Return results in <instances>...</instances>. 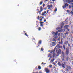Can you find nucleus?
I'll return each mask as SVG.
<instances>
[{"label": "nucleus", "mask_w": 73, "mask_h": 73, "mask_svg": "<svg viewBox=\"0 0 73 73\" xmlns=\"http://www.w3.org/2000/svg\"><path fill=\"white\" fill-rule=\"evenodd\" d=\"M40 21H42V19L41 18L40 19Z\"/></svg>", "instance_id": "56"}, {"label": "nucleus", "mask_w": 73, "mask_h": 73, "mask_svg": "<svg viewBox=\"0 0 73 73\" xmlns=\"http://www.w3.org/2000/svg\"><path fill=\"white\" fill-rule=\"evenodd\" d=\"M40 23L41 24H43L44 23V22H40Z\"/></svg>", "instance_id": "44"}, {"label": "nucleus", "mask_w": 73, "mask_h": 73, "mask_svg": "<svg viewBox=\"0 0 73 73\" xmlns=\"http://www.w3.org/2000/svg\"><path fill=\"white\" fill-rule=\"evenodd\" d=\"M58 32H62V30H58Z\"/></svg>", "instance_id": "30"}, {"label": "nucleus", "mask_w": 73, "mask_h": 73, "mask_svg": "<svg viewBox=\"0 0 73 73\" xmlns=\"http://www.w3.org/2000/svg\"><path fill=\"white\" fill-rule=\"evenodd\" d=\"M71 69L72 68H71V67H70V66H67V68H66V71L69 72V70H71Z\"/></svg>", "instance_id": "5"}, {"label": "nucleus", "mask_w": 73, "mask_h": 73, "mask_svg": "<svg viewBox=\"0 0 73 73\" xmlns=\"http://www.w3.org/2000/svg\"><path fill=\"white\" fill-rule=\"evenodd\" d=\"M66 1L67 3L70 4V3H73V0H71L70 1L69 0H66Z\"/></svg>", "instance_id": "7"}, {"label": "nucleus", "mask_w": 73, "mask_h": 73, "mask_svg": "<svg viewBox=\"0 0 73 73\" xmlns=\"http://www.w3.org/2000/svg\"><path fill=\"white\" fill-rule=\"evenodd\" d=\"M63 43V41L61 40V42H59V44H62H62Z\"/></svg>", "instance_id": "16"}, {"label": "nucleus", "mask_w": 73, "mask_h": 73, "mask_svg": "<svg viewBox=\"0 0 73 73\" xmlns=\"http://www.w3.org/2000/svg\"><path fill=\"white\" fill-rule=\"evenodd\" d=\"M44 22H46V19H45L44 20Z\"/></svg>", "instance_id": "58"}, {"label": "nucleus", "mask_w": 73, "mask_h": 73, "mask_svg": "<svg viewBox=\"0 0 73 73\" xmlns=\"http://www.w3.org/2000/svg\"><path fill=\"white\" fill-rule=\"evenodd\" d=\"M25 35L26 36H27V37H28V34H27L26 33H25Z\"/></svg>", "instance_id": "27"}, {"label": "nucleus", "mask_w": 73, "mask_h": 73, "mask_svg": "<svg viewBox=\"0 0 73 73\" xmlns=\"http://www.w3.org/2000/svg\"><path fill=\"white\" fill-rule=\"evenodd\" d=\"M70 14H71V15H73V11H71L70 12Z\"/></svg>", "instance_id": "29"}, {"label": "nucleus", "mask_w": 73, "mask_h": 73, "mask_svg": "<svg viewBox=\"0 0 73 73\" xmlns=\"http://www.w3.org/2000/svg\"><path fill=\"white\" fill-rule=\"evenodd\" d=\"M44 25L42 24H41V27H43V26Z\"/></svg>", "instance_id": "47"}, {"label": "nucleus", "mask_w": 73, "mask_h": 73, "mask_svg": "<svg viewBox=\"0 0 73 73\" xmlns=\"http://www.w3.org/2000/svg\"><path fill=\"white\" fill-rule=\"evenodd\" d=\"M53 58H54L56 56V54L54 52H53Z\"/></svg>", "instance_id": "19"}, {"label": "nucleus", "mask_w": 73, "mask_h": 73, "mask_svg": "<svg viewBox=\"0 0 73 73\" xmlns=\"http://www.w3.org/2000/svg\"><path fill=\"white\" fill-rule=\"evenodd\" d=\"M68 33H69V32H68V31H66V32L64 34H65L66 35H68Z\"/></svg>", "instance_id": "22"}, {"label": "nucleus", "mask_w": 73, "mask_h": 73, "mask_svg": "<svg viewBox=\"0 0 73 73\" xmlns=\"http://www.w3.org/2000/svg\"><path fill=\"white\" fill-rule=\"evenodd\" d=\"M54 61V58L53 59L51 60V62H53Z\"/></svg>", "instance_id": "31"}, {"label": "nucleus", "mask_w": 73, "mask_h": 73, "mask_svg": "<svg viewBox=\"0 0 73 73\" xmlns=\"http://www.w3.org/2000/svg\"><path fill=\"white\" fill-rule=\"evenodd\" d=\"M39 73H42V72H41V71H40L39 72Z\"/></svg>", "instance_id": "62"}, {"label": "nucleus", "mask_w": 73, "mask_h": 73, "mask_svg": "<svg viewBox=\"0 0 73 73\" xmlns=\"http://www.w3.org/2000/svg\"><path fill=\"white\" fill-rule=\"evenodd\" d=\"M52 66H52V65H49V67H50V68H52Z\"/></svg>", "instance_id": "33"}, {"label": "nucleus", "mask_w": 73, "mask_h": 73, "mask_svg": "<svg viewBox=\"0 0 73 73\" xmlns=\"http://www.w3.org/2000/svg\"><path fill=\"white\" fill-rule=\"evenodd\" d=\"M58 41H60L61 40V37H60L58 38Z\"/></svg>", "instance_id": "35"}, {"label": "nucleus", "mask_w": 73, "mask_h": 73, "mask_svg": "<svg viewBox=\"0 0 73 73\" xmlns=\"http://www.w3.org/2000/svg\"><path fill=\"white\" fill-rule=\"evenodd\" d=\"M63 47L64 50H65V49H66V48H65V45L64 44L63 45Z\"/></svg>", "instance_id": "18"}, {"label": "nucleus", "mask_w": 73, "mask_h": 73, "mask_svg": "<svg viewBox=\"0 0 73 73\" xmlns=\"http://www.w3.org/2000/svg\"><path fill=\"white\" fill-rule=\"evenodd\" d=\"M60 35H61V34H60V33H58V37H60Z\"/></svg>", "instance_id": "41"}, {"label": "nucleus", "mask_w": 73, "mask_h": 73, "mask_svg": "<svg viewBox=\"0 0 73 73\" xmlns=\"http://www.w3.org/2000/svg\"><path fill=\"white\" fill-rule=\"evenodd\" d=\"M63 38H65L66 37V35L64 34V35H63Z\"/></svg>", "instance_id": "23"}, {"label": "nucleus", "mask_w": 73, "mask_h": 73, "mask_svg": "<svg viewBox=\"0 0 73 73\" xmlns=\"http://www.w3.org/2000/svg\"><path fill=\"white\" fill-rule=\"evenodd\" d=\"M49 24V23H48V22H47L46 23V25H48V24Z\"/></svg>", "instance_id": "40"}, {"label": "nucleus", "mask_w": 73, "mask_h": 73, "mask_svg": "<svg viewBox=\"0 0 73 73\" xmlns=\"http://www.w3.org/2000/svg\"><path fill=\"white\" fill-rule=\"evenodd\" d=\"M65 54L66 56H68L69 54V48L67 47L66 50Z\"/></svg>", "instance_id": "2"}, {"label": "nucleus", "mask_w": 73, "mask_h": 73, "mask_svg": "<svg viewBox=\"0 0 73 73\" xmlns=\"http://www.w3.org/2000/svg\"><path fill=\"white\" fill-rule=\"evenodd\" d=\"M52 41H55V42H56V41H57V40L53 38L52 40Z\"/></svg>", "instance_id": "24"}, {"label": "nucleus", "mask_w": 73, "mask_h": 73, "mask_svg": "<svg viewBox=\"0 0 73 73\" xmlns=\"http://www.w3.org/2000/svg\"><path fill=\"white\" fill-rule=\"evenodd\" d=\"M42 41L41 40H40L39 41L38 43L39 44H41Z\"/></svg>", "instance_id": "28"}, {"label": "nucleus", "mask_w": 73, "mask_h": 73, "mask_svg": "<svg viewBox=\"0 0 73 73\" xmlns=\"http://www.w3.org/2000/svg\"><path fill=\"white\" fill-rule=\"evenodd\" d=\"M69 8H72V6L70 5L69 6Z\"/></svg>", "instance_id": "43"}, {"label": "nucleus", "mask_w": 73, "mask_h": 73, "mask_svg": "<svg viewBox=\"0 0 73 73\" xmlns=\"http://www.w3.org/2000/svg\"><path fill=\"white\" fill-rule=\"evenodd\" d=\"M40 11H39V13H40V12H41L42 11H43V9H42V7L41 6L40 7Z\"/></svg>", "instance_id": "10"}, {"label": "nucleus", "mask_w": 73, "mask_h": 73, "mask_svg": "<svg viewBox=\"0 0 73 73\" xmlns=\"http://www.w3.org/2000/svg\"><path fill=\"white\" fill-rule=\"evenodd\" d=\"M71 28L72 29H73V25H72L71 26Z\"/></svg>", "instance_id": "53"}, {"label": "nucleus", "mask_w": 73, "mask_h": 73, "mask_svg": "<svg viewBox=\"0 0 73 73\" xmlns=\"http://www.w3.org/2000/svg\"><path fill=\"white\" fill-rule=\"evenodd\" d=\"M45 70L46 72V73H50V70L47 68H45Z\"/></svg>", "instance_id": "6"}, {"label": "nucleus", "mask_w": 73, "mask_h": 73, "mask_svg": "<svg viewBox=\"0 0 73 73\" xmlns=\"http://www.w3.org/2000/svg\"><path fill=\"white\" fill-rule=\"evenodd\" d=\"M63 8L64 9L65 8H66V7L65 6V5H64V6H63Z\"/></svg>", "instance_id": "39"}, {"label": "nucleus", "mask_w": 73, "mask_h": 73, "mask_svg": "<svg viewBox=\"0 0 73 73\" xmlns=\"http://www.w3.org/2000/svg\"><path fill=\"white\" fill-rule=\"evenodd\" d=\"M49 11V10H47V13H48V12Z\"/></svg>", "instance_id": "59"}, {"label": "nucleus", "mask_w": 73, "mask_h": 73, "mask_svg": "<svg viewBox=\"0 0 73 73\" xmlns=\"http://www.w3.org/2000/svg\"><path fill=\"white\" fill-rule=\"evenodd\" d=\"M38 68L39 69H41V66H38Z\"/></svg>", "instance_id": "26"}, {"label": "nucleus", "mask_w": 73, "mask_h": 73, "mask_svg": "<svg viewBox=\"0 0 73 73\" xmlns=\"http://www.w3.org/2000/svg\"><path fill=\"white\" fill-rule=\"evenodd\" d=\"M66 60H67V61H68V60H69V58H66Z\"/></svg>", "instance_id": "51"}, {"label": "nucleus", "mask_w": 73, "mask_h": 73, "mask_svg": "<svg viewBox=\"0 0 73 73\" xmlns=\"http://www.w3.org/2000/svg\"><path fill=\"white\" fill-rule=\"evenodd\" d=\"M46 13V12L45 11H44V12H43L42 14V16H44L45 14Z\"/></svg>", "instance_id": "12"}, {"label": "nucleus", "mask_w": 73, "mask_h": 73, "mask_svg": "<svg viewBox=\"0 0 73 73\" xmlns=\"http://www.w3.org/2000/svg\"><path fill=\"white\" fill-rule=\"evenodd\" d=\"M65 7H66V6L67 7H68V6H69V4L66 3L65 4Z\"/></svg>", "instance_id": "20"}, {"label": "nucleus", "mask_w": 73, "mask_h": 73, "mask_svg": "<svg viewBox=\"0 0 73 73\" xmlns=\"http://www.w3.org/2000/svg\"><path fill=\"white\" fill-rule=\"evenodd\" d=\"M57 10V8H55L54 10V12H56Z\"/></svg>", "instance_id": "34"}, {"label": "nucleus", "mask_w": 73, "mask_h": 73, "mask_svg": "<svg viewBox=\"0 0 73 73\" xmlns=\"http://www.w3.org/2000/svg\"><path fill=\"white\" fill-rule=\"evenodd\" d=\"M68 17L66 19L65 21H64L65 24H68L69 23V21H67V20H68Z\"/></svg>", "instance_id": "8"}, {"label": "nucleus", "mask_w": 73, "mask_h": 73, "mask_svg": "<svg viewBox=\"0 0 73 73\" xmlns=\"http://www.w3.org/2000/svg\"><path fill=\"white\" fill-rule=\"evenodd\" d=\"M62 54H63V55L64 56H65V52H62Z\"/></svg>", "instance_id": "25"}, {"label": "nucleus", "mask_w": 73, "mask_h": 73, "mask_svg": "<svg viewBox=\"0 0 73 73\" xmlns=\"http://www.w3.org/2000/svg\"><path fill=\"white\" fill-rule=\"evenodd\" d=\"M52 46H55L56 45V42H52Z\"/></svg>", "instance_id": "15"}, {"label": "nucleus", "mask_w": 73, "mask_h": 73, "mask_svg": "<svg viewBox=\"0 0 73 73\" xmlns=\"http://www.w3.org/2000/svg\"><path fill=\"white\" fill-rule=\"evenodd\" d=\"M61 49H59V50H58L57 53L56 54V56L57 57H58L59 55H60V54H61Z\"/></svg>", "instance_id": "4"}, {"label": "nucleus", "mask_w": 73, "mask_h": 73, "mask_svg": "<svg viewBox=\"0 0 73 73\" xmlns=\"http://www.w3.org/2000/svg\"><path fill=\"white\" fill-rule=\"evenodd\" d=\"M38 20H39L40 19V17L39 16H38L37 17Z\"/></svg>", "instance_id": "45"}, {"label": "nucleus", "mask_w": 73, "mask_h": 73, "mask_svg": "<svg viewBox=\"0 0 73 73\" xmlns=\"http://www.w3.org/2000/svg\"><path fill=\"white\" fill-rule=\"evenodd\" d=\"M53 64L54 65H56V63L55 62H53Z\"/></svg>", "instance_id": "52"}, {"label": "nucleus", "mask_w": 73, "mask_h": 73, "mask_svg": "<svg viewBox=\"0 0 73 73\" xmlns=\"http://www.w3.org/2000/svg\"><path fill=\"white\" fill-rule=\"evenodd\" d=\"M67 12H68V13H70V10H67Z\"/></svg>", "instance_id": "36"}, {"label": "nucleus", "mask_w": 73, "mask_h": 73, "mask_svg": "<svg viewBox=\"0 0 73 73\" xmlns=\"http://www.w3.org/2000/svg\"><path fill=\"white\" fill-rule=\"evenodd\" d=\"M52 58V56H50L49 58V60H50V58Z\"/></svg>", "instance_id": "48"}, {"label": "nucleus", "mask_w": 73, "mask_h": 73, "mask_svg": "<svg viewBox=\"0 0 73 73\" xmlns=\"http://www.w3.org/2000/svg\"><path fill=\"white\" fill-rule=\"evenodd\" d=\"M71 4L73 5L72 6V8H73V3H71Z\"/></svg>", "instance_id": "63"}, {"label": "nucleus", "mask_w": 73, "mask_h": 73, "mask_svg": "<svg viewBox=\"0 0 73 73\" xmlns=\"http://www.w3.org/2000/svg\"><path fill=\"white\" fill-rule=\"evenodd\" d=\"M62 61H64V59L63 58H62Z\"/></svg>", "instance_id": "54"}, {"label": "nucleus", "mask_w": 73, "mask_h": 73, "mask_svg": "<svg viewBox=\"0 0 73 73\" xmlns=\"http://www.w3.org/2000/svg\"><path fill=\"white\" fill-rule=\"evenodd\" d=\"M56 48H60V44H57V45L54 48V52L55 51L56 49V52H57V51H58V50L57 49V48L56 49Z\"/></svg>", "instance_id": "3"}, {"label": "nucleus", "mask_w": 73, "mask_h": 73, "mask_svg": "<svg viewBox=\"0 0 73 73\" xmlns=\"http://www.w3.org/2000/svg\"><path fill=\"white\" fill-rule=\"evenodd\" d=\"M60 48L61 49L62 48V46H60Z\"/></svg>", "instance_id": "60"}, {"label": "nucleus", "mask_w": 73, "mask_h": 73, "mask_svg": "<svg viewBox=\"0 0 73 73\" xmlns=\"http://www.w3.org/2000/svg\"><path fill=\"white\" fill-rule=\"evenodd\" d=\"M64 24H65L64 22H62L61 23L60 27H61V28H63V27H64Z\"/></svg>", "instance_id": "9"}, {"label": "nucleus", "mask_w": 73, "mask_h": 73, "mask_svg": "<svg viewBox=\"0 0 73 73\" xmlns=\"http://www.w3.org/2000/svg\"><path fill=\"white\" fill-rule=\"evenodd\" d=\"M67 30L68 31V32H69V29L68 28L67 29Z\"/></svg>", "instance_id": "49"}, {"label": "nucleus", "mask_w": 73, "mask_h": 73, "mask_svg": "<svg viewBox=\"0 0 73 73\" xmlns=\"http://www.w3.org/2000/svg\"><path fill=\"white\" fill-rule=\"evenodd\" d=\"M64 27L66 29H68V27H69V26L68 25H65L64 26Z\"/></svg>", "instance_id": "13"}, {"label": "nucleus", "mask_w": 73, "mask_h": 73, "mask_svg": "<svg viewBox=\"0 0 73 73\" xmlns=\"http://www.w3.org/2000/svg\"><path fill=\"white\" fill-rule=\"evenodd\" d=\"M35 73H38V72H36Z\"/></svg>", "instance_id": "64"}, {"label": "nucleus", "mask_w": 73, "mask_h": 73, "mask_svg": "<svg viewBox=\"0 0 73 73\" xmlns=\"http://www.w3.org/2000/svg\"><path fill=\"white\" fill-rule=\"evenodd\" d=\"M57 30H58V29H60V27H58L56 28Z\"/></svg>", "instance_id": "50"}, {"label": "nucleus", "mask_w": 73, "mask_h": 73, "mask_svg": "<svg viewBox=\"0 0 73 73\" xmlns=\"http://www.w3.org/2000/svg\"><path fill=\"white\" fill-rule=\"evenodd\" d=\"M41 29V28L40 27H39L38 28V30L39 31H40V30Z\"/></svg>", "instance_id": "37"}, {"label": "nucleus", "mask_w": 73, "mask_h": 73, "mask_svg": "<svg viewBox=\"0 0 73 73\" xmlns=\"http://www.w3.org/2000/svg\"><path fill=\"white\" fill-rule=\"evenodd\" d=\"M43 2L42 1L40 3V5H41V4H42L43 3Z\"/></svg>", "instance_id": "42"}, {"label": "nucleus", "mask_w": 73, "mask_h": 73, "mask_svg": "<svg viewBox=\"0 0 73 73\" xmlns=\"http://www.w3.org/2000/svg\"><path fill=\"white\" fill-rule=\"evenodd\" d=\"M52 33L53 35H55L54 36V37L55 38H58V36H57V34H58V31H56V33L54 32H52Z\"/></svg>", "instance_id": "1"}, {"label": "nucleus", "mask_w": 73, "mask_h": 73, "mask_svg": "<svg viewBox=\"0 0 73 73\" xmlns=\"http://www.w3.org/2000/svg\"><path fill=\"white\" fill-rule=\"evenodd\" d=\"M58 65L60 66H61V63L60 62H58Z\"/></svg>", "instance_id": "21"}, {"label": "nucleus", "mask_w": 73, "mask_h": 73, "mask_svg": "<svg viewBox=\"0 0 73 73\" xmlns=\"http://www.w3.org/2000/svg\"><path fill=\"white\" fill-rule=\"evenodd\" d=\"M54 51H52L51 52H50L51 53H52V52H53Z\"/></svg>", "instance_id": "61"}, {"label": "nucleus", "mask_w": 73, "mask_h": 73, "mask_svg": "<svg viewBox=\"0 0 73 73\" xmlns=\"http://www.w3.org/2000/svg\"><path fill=\"white\" fill-rule=\"evenodd\" d=\"M52 56V54H50L48 55V57H50V56L51 57V56Z\"/></svg>", "instance_id": "32"}, {"label": "nucleus", "mask_w": 73, "mask_h": 73, "mask_svg": "<svg viewBox=\"0 0 73 73\" xmlns=\"http://www.w3.org/2000/svg\"><path fill=\"white\" fill-rule=\"evenodd\" d=\"M61 66L62 67H63V68H65V66L63 63H62Z\"/></svg>", "instance_id": "14"}, {"label": "nucleus", "mask_w": 73, "mask_h": 73, "mask_svg": "<svg viewBox=\"0 0 73 73\" xmlns=\"http://www.w3.org/2000/svg\"><path fill=\"white\" fill-rule=\"evenodd\" d=\"M68 46H70V44L68 43Z\"/></svg>", "instance_id": "46"}, {"label": "nucleus", "mask_w": 73, "mask_h": 73, "mask_svg": "<svg viewBox=\"0 0 73 73\" xmlns=\"http://www.w3.org/2000/svg\"><path fill=\"white\" fill-rule=\"evenodd\" d=\"M53 7V5H50H50H48V6L47 7L48 8V9H50V8H52V7Z\"/></svg>", "instance_id": "11"}, {"label": "nucleus", "mask_w": 73, "mask_h": 73, "mask_svg": "<svg viewBox=\"0 0 73 73\" xmlns=\"http://www.w3.org/2000/svg\"><path fill=\"white\" fill-rule=\"evenodd\" d=\"M65 44L66 45H68V41H65Z\"/></svg>", "instance_id": "17"}, {"label": "nucleus", "mask_w": 73, "mask_h": 73, "mask_svg": "<svg viewBox=\"0 0 73 73\" xmlns=\"http://www.w3.org/2000/svg\"><path fill=\"white\" fill-rule=\"evenodd\" d=\"M43 7H45V4H43Z\"/></svg>", "instance_id": "57"}, {"label": "nucleus", "mask_w": 73, "mask_h": 73, "mask_svg": "<svg viewBox=\"0 0 73 73\" xmlns=\"http://www.w3.org/2000/svg\"><path fill=\"white\" fill-rule=\"evenodd\" d=\"M41 50L42 51H43V50H44V49H43V48H41Z\"/></svg>", "instance_id": "55"}, {"label": "nucleus", "mask_w": 73, "mask_h": 73, "mask_svg": "<svg viewBox=\"0 0 73 73\" xmlns=\"http://www.w3.org/2000/svg\"><path fill=\"white\" fill-rule=\"evenodd\" d=\"M65 31V29H63L62 30V31L63 32H64Z\"/></svg>", "instance_id": "38"}]
</instances>
